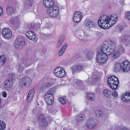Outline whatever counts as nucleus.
<instances>
[{
    "label": "nucleus",
    "mask_w": 130,
    "mask_h": 130,
    "mask_svg": "<svg viewBox=\"0 0 130 130\" xmlns=\"http://www.w3.org/2000/svg\"><path fill=\"white\" fill-rule=\"evenodd\" d=\"M31 82V79L27 77H24L20 81L21 85L27 87H29Z\"/></svg>",
    "instance_id": "obj_14"
},
{
    "label": "nucleus",
    "mask_w": 130,
    "mask_h": 130,
    "mask_svg": "<svg viewBox=\"0 0 130 130\" xmlns=\"http://www.w3.org/2000/svg\"><path fill=\"white\" fill-rule=\"evenodd\" d=\"M3 12V10L2 8L0 7V15H1L2 14Z\"/></svg>",
    "instance_id": "obj_50"
},
{
    "label": "nucleus",
    "mask_w": 130,
    "mask_h": 130,
    "mask_svg": "<svg viewBox=\"0 0 130 130\" xmlns=\"http://www.w3.org/2000/svg\"><path fill=\"white\" fill-rule=\"evenodd\" d=\"M120 130H128L125 127H123L122 128H121Z\"/></svg>",
    "instance_id": "obj_51"
},
{
    "label": "nucleus",
    "mask_w": 130,
    "mask_h": 130,
    "mask_svg": "<svg viewBox=\"0 0 130 130\" xmlns=\"http://www.w3.org/2000/svg\"><path fill=\"white\" fill-rule=\"evenodd\" d=\"M29 27H30V29H32L34 27V24H30L29 25Z\"/></svg>",
    "instance_id": "obj_48"
},
{
    "label": "nucleus",
    "mask_w": 130,
    "mask_h": 130,
    "mask_svg": "<svg viewBox=\"0 0 130 130\" xmlns=\"http://www.w3.org/2000/svg\"><path fill=\"white\" fill-rule=\"evenodd\" d=\"M129 36L128 35H124L122 36L120 38V41L123 43H125Z\"/></svg>",
    "instance_id": "obj_28"
},
{
    "label": "nucleus",
    "mask_w": 130,
    "mask_h": 130,
    "mask_svg": "<svg viewBox=\"0 0 130 130\" xmlns=\"http://www.w3.org/2000/svg\"><path fill=\"white\" fill-rule=\"evenodd\" d=\"M121 70L124 72H127L130 69V63L129 61L125 60L121 64Z\"/></svg>",
    "instance_id": "obj_13"
},
{
    "label": "nucleus",
    "mask_w": 130,
    "mask_h": 130,
    "mask_svg": "<svg viewBox=\"0 0 130 130\" xmlns=\"http://www.w3.org/2000/svg\"><path fill=\"white\" fill-rule=\"evenodd\" d=\"M62 44L58 42L56 45L57 48H59Z\"/></svg>",
    "instance_id": "obj_46"
},
{
    "label": "nucleus",
    "mask_w": 130,
    "mask_h": 130,
    "mask_svg": "<svg viewBox=\"0 0 130 130\" xmlns=\"http://www.w3.org/2000/svg\"><path fill=\"white\" fill-rule=\"evenodd\" d=\"M115 42L113 40L105 42L103 43L101 47V50L104 52L106 51L108 55L112 54L114 50Z\"/></svg>",
    "instance_id": "obj_1"
},
{
    "label": "nucleus",
    "mask_w": 130,
    "mask_h": 130,
    "mask_svg": "<svg viewBox=\"0 0 130 130\" xmlns=\"http://www.w3.org/2000/svg\"><path fill=\"white\" fill-rule=\"evenodd\" d=\"M110 21L108 16L104 15L100 16L98 21V24L99 26L104 29H107L110 27Z\"/></svg>",
    "instance_id": "obj_2"
},
{
    "label": "nucleus",
    "mask_w": 130,
    "mask_h": 130,
    "mask_svg": "<svg viewBox=\"0 0 130 130\" xmlns=\"http://www.w3.org/2000/svg\"><path fill=\"white\" fill-rule=\"evenodd\" d=\"M68 46V44L66 43L64 44L60 50L58 52L59 56H61L63 54Z\"/></svg>",
    "instance_id": "obj_26"
},
{
    "label": "nucleus",
    "mask_w": 130,
    "mask_h": 130,
    "mask_svg": "<svg viewBox=\"0 0 130 130\" xmlns=\"http://www.w3.org/2000/svg\"><path fill=\"white\" fill-rule=\"evenodd\" d=\"M25 40L23 38L20 37L17 39L15 41L14 45L17 49H21L25 45Z\"/></svg>",
    "instance_id": "obj_7"
},
{
    "label": "nucleus",
    "mask_w": 130,
    "mask_h": 130,
    "mask_svg": "<svg viewBox=\"0 0 130 130\" xmlns=\"http://www.w3.org/2000/svg\"><path fill=\"white\" fill-rule=\"evenodd\" d=\"M2 95L4 97H6L7 96L6 93L5 92L3 93L2 94Z\"/></svg>",
    "instance_id": "obj_49"
},
{
    "label": "nucleus",
    "mask_w": 130,
    "mask_h": 130,
    "mask_svg": "<svg viewBox=\"0 0 130 130\" xmlns=\"http://www.w3.org/2000/svg\"><path fill=\"white\" fill-rule=\"evenodd\" d=\"M84 118V116H82V115H79L78 116H77L76 117L77 121L79 122L82 121L83 120Z\"/></svg>",
    "instance_id": "obj_37"
},
{
    "label": "nucleus",
    "mask_w": 130,
    "mask_h": 130,
    "mask_svg": "<svg viewBox=\"0 0 130 130\" xmlns=\"http://www.w3.org/2000/svg\"><path fill=\"white\" fill-rule=\"evenodd\" d=\"M6 58L4 55H2L0 56V62L4 64L6 62Z\"/></svg>",
    "instance_id": "obj_35"
},
{
    "label": "nucleus",
    "mask_w": 130,
    "mask_h": 130,
    "mask_svg": "<svg viewBox=\"0 0 130 130\" xmlns=\"http://www.w3.org/2000/svg\"><path fill=\"white\" fill-rule=\"evenodd\" d=\"M52 84L50 82H46L44 85L46 87H49L52 86Z\"/></svg>",
    "instance_id": "obj_40"
},
{
    "label": "nucleus",
    "mask_w": 130,
    "mask_h": 130,
    "mask_svg": "<svg viewBox=\"0 0 130 130\" xmlns=\"http://www.w3.org/2000/svg\"><path fill=\"white\" fill-rule=\"evenodd\" d=\"M95 113L96 116L98 117H102L103 116V113L100 110H96Z\"/></svg>",
    "instance_id": "obj_34"
},
{
    "label": "nucleus",
    "mask_w": 130,
    "mask_h": 130,
    "mask_svg": "<svg viewBox=\"0 0 130 130\" xmlns=\"http://www.w3.org/2000/svg\"><path fill=\"white\" fill-rule=\"evenodd\" d=\"M103 94L107 98H110L112 96L115 100H116L118 98V92L116 91H113V92H111L110 90L106 89L104 90Z\"/></svg>",
    "instance_id": "obj_8"
},
{
    "label": "nucleus",
    "mask_w": 130,
    "mask_h": 130,
    "mask_svg": "<svg viewBox=\"0 0 130 130\" xmlns=\"http://www.w3.org/2000/svg\"><path fill=\"white\" fill-rule=\"evenodd\" d=\"M120 51H121V53H123L124 52L125 49L122 47H121V48L119 49Z\"/></svg>",
    "instance_id": "obj_47"
},
{
    "label": "nucleus",
    "mask_w": 130,
    "mask_h": 130,
    "mask_svg": "<svg viewBox=\"0 0 130 130\" xmlns=\"http://www.w3.org/2000/svg\"><path fill=\"white\" fill-rule=\"evenodd\" d=\"M36 61V59H29L27 60H24L23 62V66L26 67L29 66L31 64L34 63Z\"/></svg>",
    "instance_id": "obj_20"
},
{
    "label": "nucleus",
    "mask_w": 130,
    "mask_h": 130,
    "mask_svg": "<svg viewBox=\"0 0 130 130\" xmlns=\"http://www.w3.org/2000/svg\"><path fill=\"white\" fill-rule=\"evenodd\" d=\"M6 125L5 122L0 121V130H4L6 128Z\"/></svg>",
    "instance_id": "obj_33"
},
{
    "label": "nucleus",
    "mask_w": 130,
    "mask_h": 130,
    "mask_svg": "<svg viewBox=\"0 0 130 130\" xmlns=\"http://www.w3.org/2000/svg\"><path fill=\"white\" fill-rule=\"evenodd\" d=\"M12 83L11 80L8 79L6 80L4 83V87L6 90H9L12 87Z\"/></svg>",
    "instance_id": "obj_23"
},
{
    "label": "nucleus",
    "mask_w": 130,
    "mask_h": 130,
    "mask_svg": "<svg viewBox=\"0 0 130 130\" xmlns=\"http://www.w3.org/2000/svg\"><path fill=\"white\" fill-rule=\"evenodd\" d=\"M86 97L88 99L91 101H93L95 99V95L93 93H87L86 94Z\"/></svg>",
    "instance_id": "obj_25"
},
{
    "label": "nucleus",
    "mask_w": 130,
    "mask_h": 130,
    "mask_svg": "<svg viewBox=\"0 0 130 130\" xmlns=\"http://www.w3.org/2000/svg\"><path fill=\"white\" fill-rule=\"evenodd\" d=\"M92 78L93 80L94 81L95 80H97L99 78V77H98L96 75H95L92 76Z\"/></svg>",
    "instance_id": "obj_42"
},
{
    "label": "nucleus",
    "mask_w": 130,
    "mask_h": 130,
    "mask_svg": "<svg viewBox=\"0 0 130 130\" xmlns=\"http://www.w3.org/2000/svg\"><path fill=\"white\" fill-rule=\"evenodd\" d=\"M59 102L62 104H64L66 103V101H65L63 98H61L59 99Z\"/></svg>",
    "instance_id": "obj_41"
},
{
    "label": "nucleus",
    "mask_w": 130,
    "mask_h": 130,
    "mask_svg": "<svg viewBox=\"0 0 130 130\" xmlns=\"http://www.w3.org/2000/svg\"><path fill=\"white\" fill-rule=\"evenodd\" d=\"M30 39L34 40V42H36L37 41V39L36 38V36L35 33L32 35L31 37L29 39Z\"/></svg>",
    "instance_id": "obj_38"
},
{
    "label": "nucleus",
    "mask_w": 130,
    "mask_h": 130,
    "mask_svg": "<svg viewBox=\"0 0 130 130\" xmlns=\"http://www.w3.org/2000/svg\"><path fill=\"white\" fill-rule=\"evenodd\" d=\"M39 25H40V24L39 23Z\"/></svg>",
    "instance_id": "obj_56"
},
{
    "label": "nucleus",
    "mask_w": 130,
    "mask_h": 130,
    "mask_svg": "<svg viewBox=\"0 0 130 130\" xmlns=\"http://www.w3.org/2000/svg\"><path fill=\"white\" fill-rule=\"evenodd\" d=\"M43 4L44 6L50 8L54 5V2L53 0H44Z\"/></svg>",
    "instance_id": "obj_17"
},
{
    "label": "nucleus",
    "mask_w": 130,
    "mask_h": 130,
    "mask_svg": "<svg viewBox=\"0 0 130 130\" xmlns=\"http://www.w3.org/2000/svg\"><path fill=\"white\" fill-rule=\"evenodd\" d=\"M112 54L113 57L114 59H116L119 57L120 53L119 51H115L114 50Z\"/></svg>",
    "instance_id": "obj_30"
},
{
    "label": "nucleus",
    "mask_w": 130,
    "mask_h": 130,
    "mask_svg": "<svg viewBox=\"0 0 130 130\" xmlns=\"http://www.w3.org/2000/svg\"><path fill=\"white\" fill-rule=\"evenodd\" d=\"M47 13L51 17H56L58 15L59 13L58 7L55 5L53 6L52 7L47 9Z\"/></svg>",
    "instance_id": "obj_5"
},
{
    "label": "nucleus",
    "mask_w": 130,
    "mask_h": 130,
    "mask_svg": "<svg viewBox=\"0 0 130 130\" xmlns=\"http://www.w3.org/2000/svg\"><path fill=\"white\" fill-rule=\"evenodd\" d=\"M129 92H126L125 94H122L121 97V100L124 102L130 101L129 96Z\"/></svg>",
    "instance_id": "obj_21"
},
{
    "label": "nucleus",
    "mask_w": 130,
    "mask_h": 130,
    "mask_svg": "<svg viewBox=\"0 0 130 130\" xmlns=\"http://www.w3.org/2000/svg\"><path fill=\"white\" fill-rule=\"evenodd\" d=\"M71 70L73 74L76 72H79L84 70V65L81 64H78L74 65L71 67Z\"/></svg>",
    "instance_id": "obj_10"
},
{
    "label": "nucleus",
    "mask_w": 130,
    "mask_h": 130,
    "mask_svg": "<svg viewBox=\"0 0 130 130\" xmlns=\"http://www.w3.org/2000/svg\"><path fill=\"white\" fill-rule=\"evenodd\" d=\"M95 121L96 120L94 119L90 118L87 121L85 124V126L88 128L93 129L96 125Z\"/></svg>",
    "instance_id": "obj_11"
},
{
    "label": "nucleus",
    "mask_w": 130,
    "mask_h": 130,
    "mask_svg": "<svg viewBox=\"0 0 130 130\" xmlns=\"http://www.w3.org/2000/svg\"><path fill=\"white\" fill-rule=\"evenodd\" d=\"M75 82L78 85H80L82 83V82L80 80H78L77 79L75 80Z\"/></svg>",
    "instance_id": "obj_44"
},
{
    "label": "nucleus",
    "mask_w": 130,
    "mask_h": 130,
    "mask_svg": "<svg viewBox=\"0 0 130 130\" xmlns=\"http://www.w3.org/2000/svg\"><path fill=\"white\" fill-rule=\"evenodd\" d=\"M108 83L111 89L116 90L118 87L119 81L118 78L116 76H110L108 78Z\"/></svg>",
    "instance_id": "obj_3"
},
{
    "label": "nucleus",
    "mask_w": 130,
    "mask_h": 130,
    "mask_svg": "<svg viewBox=\"0 0 130 130\" xmlns=\"http://www.w3.org/2000/svg\"><path fill=\"white\" fill-rule=\"evenodd\" d=\"M27 130H30L29 129H27Z\"/></svg>",
    "instance_id": "obj_55"
},
{
    "label": "nucleus",
    "mask_w": 130,
    "mask_h": 130,
    "mask_svg": "<svg viewBox=\"0 0 130 130\" xmlns=\"http://www.w3.org/2000/svg\"><path fill=\"white\" fill-rule=\"evenodd\" d=\"M56 107L55 106H54V107H53V112H54L55 113V112H56L58 110H57V109H56Z\"/></svg>",
    "instance_id": "obj_45"
},
{
    "label": "nucleus",
    "mask_w": 130,
    "mask_h": 130,
    "mask_svg": "<svg viewBox=\"0 0 130 130\" xmlns=\"http://www.w3.org/2000/svg\"><path fill=\"white\" fill-rule=\"evenodd\" d=\"M35 90L34 89H32L29 91L28 94L27 101L28 103H29L32 100L33 97L34 95Z\"/></svg>",
    "instance_id": "obj_24"
},
{
    "label": "nucleus",
    "mask_w": 130,
    "mask_h": 130,
    "mask_svg": "<svg viewBox=\"0 0 130 130\" xmlns=\"http://www.w3.org/2000/svg\"><path fill=\"white\" fill-rule=\"evenodd\" d=\"M34 34V32H33L31 31H28L26 33V35L28 38L29 39Z\"/></svg>",
    "instance_id": "obj_36"
},
{
    "label": "nucleus",
    "mask_w": 130,
    "mask_h": 130,
    "mask_svg": "<svg viewBox=\"0 0 130 130\" xmlns=\"http://www.w3.org/2000/svg\"><path fill=\"white\" fill-rule=\"evenodd\" d=\"M109 20L110 21V25L111 26L113 25L116 22L117 20V15L113 14L108 16Z\"/></svg>",
    "instance_id": "obj_18"
},
{
    "label": "nucleus",
    "mask_w": 130,
    "mask_h": 130,
    "mask_svg": "<svg viewBox=\"0 0 130 130\" xmlns=\"http://www.w3.org/2000/svg\"><path fill=\"white\" fill-rule=\"evenodd\" d=\"M48 111L49 112L51 113L52 114L54 115L55 113L53 111V109L52 108H48Z\"/></svg>",
    "instance_id": "obj_43"
},
{
    "label": "nucleus",
    "mask_w": 130,
    "mask_h": 130,
    "mask_svg": "<svg viewBox=\"0 0 130 130\" xmlns=\"http://www.w3.org/2000/svg\"><path fill=\"white\" fill-rule=\"evenodd\" d=\"M96 25V23L91 20H87L85 21V27L88 28L95 27Z\"/></svg>",
    "instance_id": "obj_19"
},
{
    "label": "nucleus",
    "mask_w": 130,
    "mask_h": 130,
    "mask_svg": "<svg viewBox=\"0 0 130 130\" xmlns=\"http://www.w3.org/2000/svg\"><path fill=\"white\" fill-rule=\"evenodd\" d=\"M2 34L4 38L8 39L11 37L12 35V32L10 29L5 28L3 30L2 32Z\"/></svg>",
    "instance_id": "obj_15"
},
{
    "label": "nucleus",
    "mask_w": 130,
    "mask_h": 130,
    "mask_svg": "<svg viewBox=\"0 0 130 130\" xmlns=\"http://www.w3.org/2000/svg\"><path fill=\"white\" fill-rule=\"evenodd\" d=\"M127 18L130 21V12L127 14Z\"/></svg>",
    "instance_id": "obj_52"
},
{
    "label": "nucleus",
    "mask_w": 130,
    "mask_h": 130,
    "mask_svg": "<svg viewBox=\"0 0 130 130\" xmlns=\"http://www.w3.org/2000/svg\"><path fill=\"white\" fill-rule=\"evenodd\" d=\"M120 69H121V64L118 63L115 64L114 67V71L115 72H117L120 70Z\"/></svg>",
    "instance_id": "obj_32"
},
{
    "label": "nucleus",
    "mask_w": 130,
    "mask_h": 130,
    "mask_svg": "<svg viewBox=\"0 0 130 130\" xmlns=\"http://www.w3.org/2000/svg\"><path fill=\"white\" fill-rule=\"evenodd\" d=\"M81 36L80 35H79V36H78V37H79V38H80V37H81Z\"/></svg>",
    "instance_id": "obj_53"
},
{
    "label": "nucleus",
    "mask_w": 130,
    "mask_h": 130,
    "mask_svg": "<svg viewBox=\"0 0 130 130\" xmlns=\"http://www.w3.org/2000/svg\"><path fill=\"white\" fill-rule=\"evenodd\" d=\"M6 11L7 14L10 15L13 14L14 10L12 7H11L8 6L6 8Z\"/></svg>",
    "instance_id": "obj_27"
},
{
    "label": "nucleus",
    "mask_w": 130,
    "mask_h": 130,
    "mask_svg": "<svg viewBox=\"0 0 130 130\" xmlns=\"http://www.w3.org/2000/svg\"><path fill=\"white\" fill-rule=\"evenodd\" d=\"M54 75L57 77L62 78L66 75L64 70L60 67H58L56 68L54 70Z\"/></svg>",
    "instance_id": "obj_9"
},
{
    "label": "nucleus",
    "mask_w": 130,
    "mask_h": 130,
    "mask_svg": "<svg viewBox=\"0 0 130 130\" xmlns=\"http://www.w3.org/2000/svg\"><path fill=\"white\" fill-rule=\"evenodd\" d=\"M38 119L40 125L42 127H45L47 124V122L45 119V116L41 114L39 116Z\"/></svg>",
    "instance_id": "obj_16"
},
{
    "label": "nucleus",
    "mask_w": 130,
    "mask_h": 130,
    "mask_svg": "<svg viewBox=\"0 0 130 130\" xmlns=\"http://www.w3.org/2000/svg\"><path fill=\"white\" fill-rule=\"evenodd\" d=\"M53 89H51L49 90L50 93H46L44 95V98L45 100L46 101L47 104L49 105H52L54 102V99L53 94L54 93L52 91Z\"/></svg>",
    "instance_id": "obj_6"
},
{
    "label": "nucleus",
    "mask_w": 130,
    "mask_h": 130,
    "mask_svg": "<svg viewBox=\"0 0 130 130\" xmlns=\"http://www.w3.org/2000/svg\"><path fill=\"white\" fill-rule=\"evenodd\" d=\"M94 54V52L93 51H90L88 52L86 54L87 58L89 60L90 59L93 57Z\"/></svg>",
    "instance_id": "obj_29"
},
{
    "label": "nucleus",
    "mask_w": 130,
    "mask_h": 130,
    "mask_svg": "<svg viewBox=\"0 0 130 130\" xmlns=\"http://www.w3.org/2000/svg\"><path fill=\"white\" fill-rule=\"evenodd\" d=\"M32 130H34V129H33Z\"/></svg>",
    "instance_id": "obj_57"
},
{
    "label": "nucleus",
    "mask_w": 130,
    "mask_h": 130,
    "mask_svg": "<svg viewBox=\"0 0 130 130\" xmlns=\"http://www.w3.org/2000/svg\"><path fill=\"white\" fill-rule=\"evenodd\" d=\"M108 54L106 53V51L104 52L101 50L98 51V54H97L96 59L98 62L103 63L105 62L107 60L108 57Z\"/></svg>",
    "instance_id": "obj_4"
},
{
    "label": "nucleus",
    "mask_w": 130,
    "mask_h": 130,
    "mask_svg": "<svg viewBox=\"0 0 130 130\" xmlns=\"http://www.w3.org/2000/svg\"><path fill=\"white\" fill-rule=\"evenodd\" d=\"M23 62H21L17 66V68L18 69V71L20 72H22L23 70L24 66Z\"/></svg>",
    "instance_id": "obj_31"
},
{
    "label": "nucleus",
    "mask_w": 130,
    "mask_h": 130,
    "mask_svg": "<svg viewBox=\"0 0 130 130\" xmlns=\"http://www.w3.org/2000/svg\"><path fill=\"white\" fill-rule=\"evenodd\" d=\"M129 97H130V93H129Z\"/></svg>",
    "instance_id": "obj_54"
},
{
    "label": "nucleus",
    "mask_w": 130,
    "mask_h": 130,
    "mask_svg": "<svg viewBox=\"0 0 130 130\" xmlns=\"http://www.w3.org/2000/svg\"><path fill=\"white\" fill-rule=\"evenodd\" d=\"M64 39V37L63 36H61L58 40V42L62 44Z\"/></svg>",
    "instance_id": "obj_39"
},
{
    "label": "nucleus",
    "mask_w": 130,
    "mask_h": 130,
    "mask_svg": "<svg viewBox=\"0 0 130 130\" xmlns=\"http://www.w3.org/2000/svg\"><path fill=\"white\" fill-rule=\"evenodd\" d=\"M83 17L82 13L79 11H77L74 14L73 21L76 23H78L80 22Z\"/></svg>",
    "instance_id": "obj_12"
},
{
    "label": "nucleus",
    "mask_w": 130,
    "mask_h": 130,
    "mask_svg": "<svg viewBox=\"0 0 130 130\" xmlns=\"http://www.w3.org/2000/svg\"><path fill=\"white\" fill-rule=\"evenodd\" d=\"M34 3L33 0H26L24 4V7L27 10L32 6Z\"/></svg>",
    "instance_id": "obj_22"
}]
</instances>
